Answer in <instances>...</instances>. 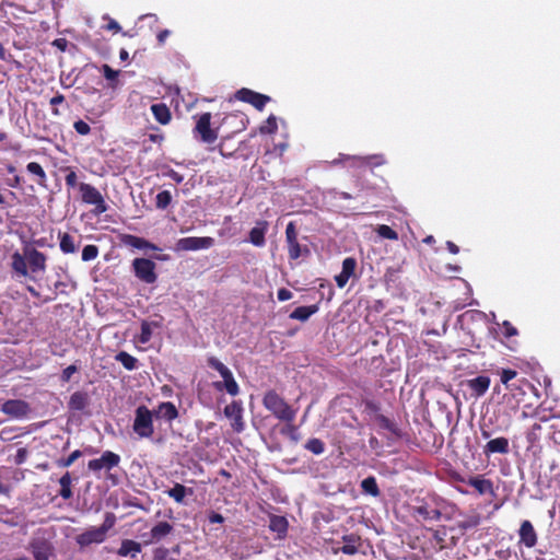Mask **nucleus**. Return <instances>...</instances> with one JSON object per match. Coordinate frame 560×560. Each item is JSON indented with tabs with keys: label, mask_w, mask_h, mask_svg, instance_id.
Here are the masks:
<instances>
[{
	"label": "nucleus",
	"mask_w": 560,
	"mask_h": 560,
	"mask_svg": "<svg viewBox=\"0 0 560 560\" xmlns=\"http://www.w3.org/2000/svg\"><path fill=\"white\" fill-rule=\"evenodd\" d=\"M318 310H319L318 304H313V305H308V306H299L290 314L289 317L291 319L306 322L312 315L317 313Z\"/></svg>",
	"instance_id": "30"
},
{
	"label": "nucleus",
	"mask_w": 560,
	"mask_h": 560,
	"mask_svg": "<svg viewBox=\"0 0 560 560\" xmlns=\"http://www.w3.org/2000/svg\"><path fill=\"white\" fill-rule=\"evenodd\" d=\"M289 527L288 520L284 516L271 515L269 522V529L277 533L280 538L287 535Z\"/></svg>",
	"instance_id": "29"
},
{
	"label": "nucleus",
	"mask_w": 560,
	"mask_h": 560,
	"mask_svg": "<svg viewBox=\"0 0 560 560\" xmlns=\"http://www.w3.org/2000/svg\"><path fill=\"white\" fill-rule=\"evenodd\" d=\"M214 240L212 237H197V236H188L179 238L175 244L176 252H189V250H199L206 249L213 246Z\"/></svg>",
	"instance_id": "10"
},
{
	"label": "nucleus",
	"mask_w": 560,
	"mask_h": 560,
	"mask_svg": "<svg viewBox=\"0 0 560 560\" xmlns=\"http://www.w3.org/2000/svg\"><path fill=\"white\" fill-rule=\"evenodd\" d=\"M73 128L81 136H86L91 132L90 125L82 119L74 121Z\"/></svg>",
	"instance_id": "59"
},
{
	"label": "nucleus",
	"mask_w": 560,
	"mask_h": 560,
	"mask_svg": "<svg viewBox=\"0 0 560 560\" xmlns=\"http://www.w3.org/2000/svg\"><path fill=\"white\" fill-rule=\"evenodd\" d=\"M207 363L208 365L218 371L220 373V375L222 376V378L228 375L230 371V369L228 366H225L219 359H217L215 357H209L207 359Z\"/></svg>",
	"instance_id": "47"
},
{
	"label": "nucleus",
	"mask_w": 560,
	"mask_h": 560,
	"mask_svg": "<svg viewBox=\"0 0 560 560\" xmlns=\"http://www.w3.org/2000/svg\"><path fill=\"white\" fill-rule=\"evenodd\" d=\"M171 35L168 30H162L156 35V40L159 46H163L165 44L166 38Z\"/></svg>",
	"instance_id": "64"
},
{
	"label": "nucleus",
	"mask_w": 560,
	"mask_h": 560,
	"mask_svg": "<svg viewBox=\"0 0 560 560\" xmlns=\"http://www.w3.org/2000/svg\"><path fill=\"white\" fill-rule=\"evenodd\" d=\"M89 405V395L86 392H74L69 399L68 407L73 411H82Z\"/></svg>",
	"instance_id": "26"
},
{
	"label": "nucleus",
	"mask_w": 560,
	"mask_h": 560,
	"mask_svg": "<svg viewBox=\"0 0 560 560\" xmlns=\"http://www.w3.org/2000/svg\"><path fill=\"white\" fill-rule=\"evenodd\" d=\"M59 240H60V244H59L60 250L63 254H73L78 250L75 241H74L73 236H71L70 234H68V233L59 234Z\"/></svg>",
	"instance_id": "38"
},
{
	"label": "nucleus",
	"mask_w": 560,
	"mask_h": 560,
	"mask_svg": "<svg viewBox=\"0 0 560 560\" xmlns=\"http://www.w3.org/2000/svg\"><path fill=\"white\" fill-rule=\"evenodd\" d=\"M61 170L67 173L65 176V182L68 189L79 187L80 184L78 182V175L75 171L70 166H66Z\"/></svg>",
	"instance_id": "45"
},
{
	"label": "nucleus",
	"mask_w": 560,
	"mask_h": 560,
	"mask_svg": "<svg viewBox=\"0 0 560 560\" xmlns=\"http://www.w3.org/2000/svg\"><path fill=\"white\" fill-rule=\"evenodd\" d=\"M170 498H172L176 503H184L185 497L187 494H192L191 488H186L182 483H175L173 488L165 491Z\"/></svg>",
	"instance_id": "31"
},
{
	"label": "nucleus",
	"mask_w": 560,
	"mask_h": 560,
	"mask_svg": "<svg viewBox=\"0 0 560 560\" xmlns=\"http://www.w3.org/2000/svg\"><path fill=\"white\" fill-rule=\"evenodd\" d=\"M24 256L27 260V266L33 273L45 271L46 269V255L36 248L26 247Z\"/></svg>",
	"instance_id": "13"
},
{
	"label": "nucleus",
	"mask_w": 560,
	"mask_h": 560,
	"mask_svg": "<svg viewBox=\"0 0 560 560\" xmlns=\"http://www.w3.org/2000/svg\"><path fill=\"white\" fill-rule=\"evenodd\" d=\"M120 242L125 246L132 247L136 249H141V250H148V249L159 250L160 249L155 244L149 242L148 240L137 236V235H132V234H122L120 236Z\"/></svg>",
	"instance_id": "17"
},
{
	"label": "nucleus",
	"mask_w": 560,
	"mask_h": 560,
	"mask_svg": "<svg viewBox=\"0 0 560 560\" xmlns=\"http://www.w3.org/2000/svg\"><path fill=\"white\" fill-rule=\"evenodd\" d=\"M445 536H446V529L445 527L435 529L433 532V540L439 546L440 549L445 548Z\"/></svg>",
	"instance_id": "56"
},
{
	"label": "nucleus",
	"mask_w": 560,
	"mask_h": 560,
	"mask_svg": "<svg viewBox=\"0 0 560 560\" xmlns=\"http://www.w3.org/2000/svg\"><path fill=\"white\" fill-rule=\"evenodd\" d=\"M26 170L30 174L34 175L36 177V183L40 187L46 188L47 187V175L44 171L43 166L37 162H30L26 165Z\"/></svg>",
	"instance_id": "32"
},
{
	"label": "nucleus",
	"mask_w": 560,
	"mask_h": 560,
	"mask_svg": "<svg viewBox=\"0 0 560 560\" xmlns=\"http://www.w3.org/2000/svg\"><path fill=\"white\" fill-rule=\"evenodd\" d=\"M377 234L386 240L396 241L398 240V233L389 225L381 224L376 229Z\"/></svg>",
	"instance_id": "48"
},
{
	"label": "nucleus",
	"mask_w": 560,
	"mask_h": 560,
	"mask_svg": "<svg viewBox=\"0 0 560 560\" xmlns=\"http://www.w3.org/2000/svg\"><path fill=\"white\" fill-rule=\"evenodd\" d=\"M115 360L121 363V365L128 371L138 369V359L126 351L118 352L115 355Z\"/></svg>",
	"instance_id": "36"
},
{
	"label": "nucleus",
	"mask_w": 560,
	"mask_h": 560,
	"mask_svg": "<svg viewBox=\"0 0 560 560\" xmlns=\"http://www.w3.org/2000/svg\"><path fill=\"white\" fill-rule=\"evenodd\" d=\"M509 452V439L504 436L492 439L483 446V453L486 456H490L492 454H508Z\"/></svg>",
	"instance_id": "20"
},
{
	"label": "nucleus",
	"mask_w": 560,
	"mask_h": 560,
	"mask_svg": "<svg viewBox=\"0 0 560 560\" xmlns=\"http://www.w3.org/2000/svg\"><path fill=\"white\" fill-rule=\"evenodd\" d=\"M213 386L217 390L225 389L231 396H236L240 393L238 384L236 383L232 372L223 377V382H214Z\"/></svg>",
	"instance_id": "24"
},
{
	"label": "nucleus",
	"mask_w": 560,
	"mask_h": 560,
	"mask_svg": "<svg viewBox=\"0 0 560 560\" xmlns=\"http://www.w3.org/2000/svg\"><path fill=\"white\" fill-rule=\"evenodd\" d=\"M285 242L288 247V256L291 260H296L300 257L308 256L311 253L307 246L300 245L294 222H289L285 228Z\"/></svg>",
	"instance_id": "7"
},
{
	"label": "nucleus",
	"mask_w": 560,
	"mask_h": 560,
	"mask_svg": "<svg viewBox=\"0 0 560 560\" xmlns=\"http://www.w3.org/2000/svg\"><path fill=\"white\" fill-rule=\"evenodd\" d=\"M502 334L505 338H511V337H514L518 334L516 327H514V325L509 322V320H504L502 323Z\"/></svg>",
	"instance_id": "58"
},
{
	"label": "nucleus",
	"mask_w": 560,
	"mask_h": 560,
	"mask_svg": "<svg viewBox=\"0 0 560 560\" xmlns=\"http://www.w3.org/2000/svg\"><path fill=\"white\" fill-rule=\"evenodd\" d=\"M78 370H79V368L75 364H71V365L67 366L66 369H63V371L61 373V376H60L61 381L63 383H68L71 380L72 375L78 372Z\"/></svg>",
	"instance_id": "60"
},
{
	"label": "nucleus",
	"mask_w": 560,
	"mask_h": 560,
	"mask_svg": "<svg viewBox=\"0 0 560 560\" xmlns=\"http://www.w3.org/2000/svg\"><path fill=\"white\" fill-rule=\"evenodd\" d=\"M292 295V292L285 288H281L278 290V300L281 302L290 300Z\"/></svg>",
	"instance_id": "63"
},
{
	"label": "nucleus",
	"mask_w": 560,
	"mask_h": 560,
	"mask_svg": "<svg viewBox=\"0 0 560 560\" xmlns=\"http://www.w3.org/2000/svg\"><path fill=\"white\" fill-rule=\"evenodd\" d=\"M287 424L281 429V434L289 436L293 441H298V427L293 424V422H285Z\"/></svg>",
	"instance_id": "53"
},
{
	"label": "nucleus",
	"mask_w": 560,
	"mask_h": 560,
	"mask_svg": "<svg viewBox=\"0 0 560 560\" xmlns=\"http://www.w3.org/2000/svg\"><path fill=\"white\" fill-rule=\"evenodd\" d=\"M120 464V456L112 451H105L101 457L91 459L88 463L89 470L98 472L103 469L110 471Z\"/></svg>",
	"instance_id": "9"
},
{
	"label": "nucleus",
	"mask_w": 560,
	"mask_h": 560,
	"mask_svg": "<svg viewBox=\"0 0 560 560\" xmlns=\"http://www.w3.org/2000/svg\"><path fill=\"white\" fill-rule=\"evenodd\" d=\"M416 512L425 521H439L442 517V513L440 510L435 508H430L427 504L417 506Z\"/></svg>",
	"instance_id": "35"
},
{
	"label": "nucleus",
	"mask_w": 560,
	"mask_h": 560,
	"mask_svg": "<svg viewBox=\"0 0 560 560\" xmlns=\"http://www.w3.org/2000/svg\"><path fill=\"white\" fill-rule=\"evenodd\" d=\"M141 552V544L132 540V539H124L119 549L117 550V555L119 557H130L136 558L138 553Z\"/></svg>",
	"instance_id": "25"
},
{
	"label": "nucleus",
	"mask_w": 560,
	"mask_h": 560,
	"mask_svg": "<svg viewBox=\"0 0 560 560\" xmlns=\"http://www.w3.org/2000/svg\"><path fill=\"white\" fill-rule=\"evenodd\" d=\"M509 393L512 395V397L516 400L517 404L524 402L525 397L528 394H533L536 398L540 397L538 388L529 380L525 377L515 380L512 383Z\"/></svg>",
	"instance_id": "8"
},
{
	"label": "nucleus",
	"mask_w": 560,
	"mask_h": 560,
	"mask_svg": "<svg viewBox=\"0 0 560 560\" xmlns=\"http://www.w3.org/2000/svg\"><path fill=\"white\" fill-rule=\"evenodd\" d=\"M81 456L82 452L80 450H75L68 457L58 459L56 464L59 467L68 468Z\"/></svg>",
	"instance_id": "50"
},
{
	"label": "nucleus",
	"mask_w": 560,
	"mask_h": 560,
	"mask_svg": "<svg viewBox=\"0 0 560 560\" xmlns=\"http://www.w3.org/2000/svg\"><path fill=\"white\" fill-rule=\"evenodd\" d=\"M268 230V222L265 220H260L256 223V225L249 231V242L257 247H261L266 243V232Z\"/></svg>",
	"instance_id": "23"
},
{
	"label": "nucleus",
	"mask_w": 560,
	"mask_h": 560,
	"mask_svg": "<svg viewBox=\"0 0 560 560\" xmlns=\"http://www.w3.org/2000/svg\"><path fill=\"white\" fill-rule=\"evenodd\" d=\"M116 516L112 512H106L104 522L100 527H90L75 537L77 544L81 547H88L92 544H102L107 538V533L115 526Z\"/></svg>",
	"instance_id": "2"
},
{
	"label": "nucleus",
	"mask_w": 560,
	"mask_h": 560,
	"mask_svg": "<svg viewBox=\"0 0 560 560\" xmlns=\"http://www.w3.org/2000/svg\"><path fill=\"white\" fill-rule=\"evenodd\" d=\"M60 490L58 494L65 499L69 500L72 498L73 492L71 489L72 486V478L69 471H66L59 479Z\"/></svg>",
	"instance_id": "34"
},
{
	"label": "nucleus",
	"mask_w": 560,
	"mask_h": 560,
	"mask_svg": "<svg viewBox=\"0 0 560 560\" xmlns=\"http://www.w3.org/2000/svg\"><path fill=\"white\" fill-rule=\"evenodd\" d=\"M66 101L65 96L57 92L55 96H52L49 101V104L52 106L51 113L55 116H59L60 112L57 108L58 105L62 104Z\"/></svg>",
	"instance_id": "57"
},
{
	"label": "nucleus",
	"mask_w": 560,
	"mask_h": 560,
	"mask_svg": "<svg viewBox=\"0 0 560 560\" xmlns=\"http://www.w3.org/2000/svg\"><path fill=\"white\" fill-rule=\"evenodd\" d=\"M153 415L148 407L141 405L136 409V416L132 424L135 433L141 439L152 438L154 433Z\"/></svg>",
	"instance_id": "3"
},
{
	"label": "nucleus",
	"mask_w": 560,
	"mask_h": 560,
	"mask_svg": "<svg viewBox=\"0 0 560 560\" xmlns=\"http://www.w3.org/2000/svg\"><path fill=\"white\" fill-rule=\"evenodd\" d=\"M243 408L240 402L232 401L224 408V415L232 420V428L235 432L241 433L244 430Z\"/></svg>",
	"instance_id": "14"
},
{
	"label": "nucleus",
	"mask_w": 560,
	"mask_h": 560,
	"mask_svg": "<svg viewBox=\"0 0 560 560\" xmlns=\"http://www.w3.org/2000/svg\"><path fill=\"white\" fill-rule=\"evenodd\" d=\"M152 338V324L149 320L141 322V331L139 335V341L141 343H148Z\"/></svg>",
	"instance_id": "49"
},
{
	"label": "nucleus",
	"mask_w": 560,
	"mask_h": 560,
	"mask_svg": "<svg viewBox=\"0 0 560 560\" xmlns=\"http://www.w3.org/2000/svg\"><path fill=\"white\" fill-rule=\"evenodd\" d=\"M537 540L538 536L530 521H523L518 529V544L533 548L536 546Z\"/></svg>",
	"instance_id": "15"
},
{
	"label": "nucleus",
	"mask_w": 560,
	"mask_h": 560,
	"mask_svg": "<svg viewBox=\"0 0 560 560\" xmlns=\"http://www.w3.org/2000/svg\"><path fill=\"white\" fill-rule=\"evenodd\" d=\"M541 424L534 423L526 433V440L529 447L534 446L540 440Z\"/></svg>",
	"instance_id": "43"
},
{
	"label": "nucleus",
	"mask_w": 560,
	"mask_h": 560,
	"mask_svg": "<svg viewBox=\"0 0 560 560\" xmlns=\"http://www.w3.org/2000/svg\"><path fill=\"white\" fill-rule=\"evenodd\" d=\"M135 276L147 284H152L156 281V265L153 260L148 258H135L131 264Z\"/></svg>",
	"instance_id": "6"
},
{
	"label": "nucleus",
	"mask_w": 560,
	"mask_h": 560,
	"mask_svg": "<svg viewBox=\"0 0 560 560\" xmlns=\"http://www.w3.org/2000/svg\"><path fill=\"white\" fill-rule=\"evenodd\" d=\"M360 165H373V166H380L385 163V160L383 155H373L368 158H359Z\"/></svg>",
	"instance_id": "54"
},
{
	"label": "nucleus",
	"mask_w": 560,
	"mask_h": 560,
	"mask_svg": "<svg viewBox=\"0 0 560 560\" xmlns=\"http://www.w3.org/2000/svg\"><path fill=\"white\" fill-rule=\"evenodd\" d=\"M151 112L154 116V119L161 125H167L172 119L171 110L164 103H156L151 105Z\"/></svg>",
	"instance_id": "27"
},
{
	"label": "nucleus",
	"mask_w": 560,
	"mask_h": 560,
	"mask_svg": "<svg viewBox=\"0 0 560 560\" xmlns=\"http://www.w3.org/2000/svg\"><path fill=\"white\" fill-rule=\"evenodd\" d=\"M305 450L313 453L314 455H320L325 452V443L317 438L310 439L305 445Z\"/></svg>",
	"instance_id": "42"
},
{
	"label": "nucleus",
	"mask_w": 560,
	"mask_h": 560,
	"mask_svg": "<svg viewBox=\"0 0 560 560\" xmlns=\"http://www.w3.org/2000/svg\"><path fill=\"white\" fill-rule=\"evenodd\" d=\"M79 190L81 192V199L86 205H93L94 213L102 214L107 211L108 207L102 196V194L91 184L80 183Z\"/></svg>",
	"instance_id": "5"
},
{
	"label": "nucleus",
	"mask_w": 560,
	"mask_h": 560,
	"mask_svg": "<svg viewBox=\"0 0 560 560\" xmlns=\"http://www.w3.org/2000/svg\"><path fill=\"white\" fill-rule=\"evenodd\" d=\"M101 71L106 80L117 81V78L119 75L118 70H114L110 66L105 63L102 66Z\"/></svg>",
	"instance_id": "55"
},
{
	"label": "nucleus",
	"mask_w": 560,
	"mask_h": 560,
	"mask_svg": "<svg viewBox=\"0 0 560 560\" xmlns=\"http://www.w3.org/2000/svg\"><path fill=\"white\" fill-rule=\"evenodd\" d=\"M211 117L208 112L199 115L192 130L195 138L207 144L214 143L219 137L218 129L211 128Z\"/></svg>",
	"instance_id": "4"
},
{
	"label": "nucleus",
	"mask_w": 560,
	"mask_h": 560,
	"mask_svg": "<svg viewBox=\"0 0 560 560\" xmlns=\"http://www.w3.org/2000/svg\"><path fill=\"white\" fill-rule=\"evenodd\" d=\"M278 130L277 118L273 115H270L264 125L259 127V132L261 135H273Z\"/></svg>",
	"instance_id": "44"
},
{
	"label": "nucleus",
	"mask_w": 560,
	"mask_h": 560,
	"mask_svg": "<svg viewBox=\"0 0 560 560\" xmlns=\"http://www.w3.org/2000/svg\"><path fill=\"white\" fill-rule=\"evenodd\" d=\"M481 522V517L479 514L475 513L466 516L465 518L457 522V528L462 532H466L468 529H472L477 527Z\"/></svg>",
	"instance_id": "39"
},
{
	"label": "nucleus",
	"mask_w": 560,
	"mask_h": 560,
	"mask_svg": "<svg viewBox=\"0 0 560 560\" xmlns=\"http://www.w3.org/2000/svg\"><path fill=\"white\" fill-rule=\"evenodd\" d=\"M491 380L487 375H479L475 378L467 380V387L471 390V395L476 398L483 396L490 387Z\"/></svg>",
	"instance_id": "18"
},
{
	"label": "nucleus",
	"mask_w": 560,
	"mask_h": 560,
	"mask_svg": "<svg viewBox=\"0 0 560 560\" xmlns=\"http://www.w3.org/2000/svg\"><path fill=\"white\" fill-rule=\"evenodd\" d=\"M30 407L28 404L20 399H11L3 404L2 410L13 417H23L27 413Z\"/></svg>",
	"instance_id": "22"
},
{
	"label": "nucleus",
	"mask_w": 560,
	"mask_h": 560,
	"mask_svg": "<svg viewBox=\"0 0 560 560\" xmlns=\"http://www.w3.org/2000/svg\"><path fill=\"white\" fill-rule=\"evenodd\" d=\"M98 256V247L96 245H86L82 249V260L91 261Z\"/></svg>",
	"instance_id": "51"
},
{
	"label": "nucleus",
	"mask_w": 560,
	"mask_h": 560,
	"mask_svg": "<svg viewBox=\"0 0 560 560\" xmlns=\"http://www.w3.org/2000/svg\"><path fill=\"white\" fill-rule=\"evenodd\" d=\"M154 412L156 417L163 418L167 421H173L178 417V410L171 401L161 402Z\"/></svg>",
	"instance_id": "28"
},
{
	"label": "nucleus",
	"mask_w": 560,
	"mask_h": 560,
	"mask_svg": "<svg viewBox=\"0 0 560 560\" xmlns=\"http://www.w3.org/2000/svg\"><path fill=\"white\" fill-rule=\"evenodd\" d=\"M378 427L383 430L390 432L396 438L401 436V431L398 425L384 415H377L375 418Z\"/></svg>",
	"instance_id": "33"
},
{
	"label": "nucleus",
	"mask_w": 560,
	"mask_h": 560,
	"mask_svg": "<svg viewBox=\"0 0 560 560\" xmlns=\"http://www.w3.org/2000/svg\"><path fill=\"white\" fill-rule=\"evenodd\" d=\"M235 98L248 103L258 110H262L267 103L271 101L270 96L260 94L250 89L243 88L235 93Z\"/></svg>",
	"instance_id": "11"
},
{
	"label": "nucleus",
	"mask_w": 560,
	"mask_h": 560,
	"mask_svg": "<svg viewBox=\"0 0 560 560\" xmlns=\"http://www.w3.org/2000/svg\"><path fill=\"white\" fill-rule=\"evenodd\" d=\"M361 489L363 493L370 494L374 498L380 497L381 491L374 476H369L361 481Z\"/></svg>",
	"instance_id": "37"
},
{
	"label": "nucleus",
	"mask_w": 560,
	"mask_h": 560,
	"mask_svg": "<svg viewBox=\"0 0 560 560\" xmlns=\"http://www.w3.org/2000/svg\"><path fill=\"white\" fill-rule=\"evenodd\" d=\"M173 200V196L170 190L160 191L155 197V207L159 210H165Z\"/></svg>",
	"instance_id": "41"
},
{
	"label": "nucleus",
	"mask_w": 560,
	"mask_h": 560,
	"mask_svg": "<svg viewBox=\"0 0 560 560\" xmlns=\"http://www.w3.org/2000/svg\"><path fill=\"white\" fill-rule=\"evenodd\" d=\"M153 560H177L173 558L170 553V550L166 548H158L154 552Z\"/></svg>",
	"instance_id": "61"
},
{
	"label": "nucleus",
	"mask_w": 560,
	"mask_h": 560,
	"mask_svg": "<svg viewBox=\"0 0 560 560\" xmlns=\"http://www.w3.org/2000/svg\"><path fill=\"white\" fill-rule=\"evenodd\" d=\"M174 527L168 522H159L155 524L148 534H144V537L148 539L144 541L145 544H155L164 539L167 535L173 532Z\"/></svg>",
	"instance_id": "16"
},
{
	"label": "nucleus",
	"mask_w": 560,
	"mask_h": 560,
	"mask_svg": "<svg viewBox=\"0 0 560 560\" xmlns=\"http://www.w3.org/2000/svg\"><path fill=\"white\" fill-rule=\"evenodd\" d=\"M28 550L35 560H49L54 548L45 538H33L28 544Z\"/></svg>",
	"instance_id": "12"
},
{
	"label": "nucleus",
	"mask_w": 560,
	"mask_h": 560,
	"mask_svg": "<svg viewBox=\"0 0 560 560\" xmlns=\"http://www.w3.org/2000/svg\"><path fill=\"white\" fill-rule=\"evenodd\" d=\"M262 405L281 421L293 422L295 420L296 410L293 409L275 389H269L265 393L262 397Z\"/></svg>",
	"instance_id": "1"
},
{
	"label": "nucleus",
	"mask_w": 560,
	"mask_h": 560,
	"mask_svg": "<svg viewBox=\"0 0 560 560\" xmlns=\"http://www.w3.org/2000/svg\"><path fill=\"white\" fill-rule=\"evenodd\" d=\"M104 19L108 20V23L104 26V28L106 31H112L114 33H118V32L121 31V27H120V25L118 24L117 21H115L114 19H112L109 16H105Z\"/></svg>",
	"instance_id": "62"
},
{
	"label": "nucleus",
	"mask_w": 560,
	"mask_h": 560,
	"mask_svg": "<svg viewBox=\"0 0 560 560\" xmlns=\"http://www.w3.org/2000/svg\"><path fill=\"white\" fill-rule=\"evenodd\" d=\"M357 268V260L353 257H347L342 261V272L345 276L352 277Z\"/></svg>",
	"instance_id": "52"
},
{
	"label": "nucleus",
	"mask_w": 560,
	"mask_h": 560,
	"mask_svg": "<svg viewBox=\"0 0 560 560\" xmlns=\"http://www.w3.org/2000/svg\"><path fill=\"white\" fill-rule=\"evenodd\" d=\"M343 545L336 550V552L340 551L348 556H353L359 551V548L362 546L361 536L358 534L351 533L342 536Z\"/></svg>",
	"instance_id": "19"
},
{
	"label": "nucleus",
	"mask_w": 560,
	"mask_h": 560,
	"mask_svg": "<svg viewBox=\"0 0 560 560\" xmlns=\"http://www.w3.org/2000/svg\"><path fill=\"white\" fill-rule=\"evenodd\" d=\"M463 481L472 487L480 495L486 493L494 494L493 482L490 479L483 478V476L469 477Z\"/></svg>",
	"instance_id": "21"
},
{
	"label": "nucleus",
	"mask_w": 560,
	"mask_h": 560,
	"mask_svg": "<svg viewBox=\"0 0 560 560\" xmlns=\"http://www.w3.org/2000/svg\"><path fill=\"white\" fill-rule=\"evenodd\" d=\"M517 372L511 369H503L500 373L501 383L505 386L506 390L511 388L512 381L517 380Z\"/></svg>",
	"instance_id": "46"
},
{
	"label": "nucleus",
	"mask_w": 560,
	"mask_h": 560,
	"mask_svg": "<svg viewBox=\"0 0 560 560\" xmlns=\"http://www.w3.org/2000/svg\"><path fill=\"white\" fill-rule=\"evenodd\" d=\"M12 268L22 276H27V260L24 255L14 253L12 255Z\"/></svg>",
	"instance_id": "40"
}]
</instances>
